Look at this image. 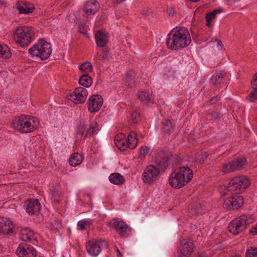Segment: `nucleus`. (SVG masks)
<instances>
[{
  "label": "nucleus",
  "mask_w": 257,
  "mask_h": 257,
  "mask_svg": "<svg viewBox=\"0 0 257 257\" xmlns=\"http://www.w3.org/2000/svg\"><path fill=\"white\" fill-rule=\"evenodd\" d=\"M191 43L190 36L185 27H175L168 34L167 47L172 50H179L187 47Z\"/></svg>",
  "instance_id": "obj_1"
},
{
  "label": "nucleus",
  "mask_w": 257,
  "mask_h": 257,
  "mask_svg": "<svg viewBox=\"0 0 257 257\" xmlns=\"http://www.w3.org/2000/svg\"><path fill=\"white\" fill-rule=\"evenodd\" d=\"M193 175V171L189 167H180L170 175L169 184L175 189L182 188L192 180Z\"/></svg>",
  "instance_id": "obj_2"
},
{
  "label": "nucleus",
  "mask_w": 257,
  "mask_h": 257,
  "mask_svg": "<svg viewBox=\"0 0 257 257\" xmlns=\"http://www.w3.org/2000/svg\"><path fill=\"white\" fill-rule=\"evenodd\" d=\"M38 124L37 119L26 115H21L13 123V127L22 133L33 132L37 128Z\"/></svg>",
  "instance_id": "obj_3"
},
{
  "label": "nucleus",
  "mask_w": 257,
  "mask_h": 257,
  "mask_svg": "<svg viewBox=\"0 0 257 257\" xmlns=\"http://www.w3.org/2000/svg\"><path fill=\"white\" fill-rule=\"evenodd\" d=\"M34 36L33 28L32 27L19 26L14 33L13 38L16 43L22 47L28 46Z\"/></svg>",
  "instance_id": "obj_4"
},
{
  "label": "nucleus",
  "mask_w": 257,
  "mask_h": 257,
  "mask_svg": "<svg viewBox=\"0 0 257 257\" xmlns=\"http://www.w3.org/2000/svg\"><path fill=\"white\" fill-rule=\"evenodd\" d=\"M32 56L37 57L42 60L47 59L52 52L51 44L44 39H40L37 44H34L28 50Z\"/></svg>",
  "instance_id": "obj_5"
},
{
  "label": "nucleus",
  "mask_w": 257,
  "mask_h": 257,
  "mask_svg": "<svg viewBox=\"0 0 257 257\" xmlns=\"http://www.w3.org/2000/svg\"><path fill=\"white\" fill-rule=\"evenodd\" d=\"M253 219L249 215L243 214L232 220L228 226V230L233 235H236L244 230L251 223Z\"/></svg>",
  "instance_id": "obj_6"
},
{
  "label": "nucleus",
  "mask_w": 257,
  "mask_h": 257,
  "mask_svg": "<svg viewBox=\"0 0 257 257\" xmlns=\"http://www.w3.org/2000/svg\"><path fill=\"white\" fill-rule=\"evenodd\" d=\"M250 185V182L248 178L240 176L232 179L227 185L228 191H233L236 194H239L246 189Z\"/></svg>",
  "instance_id": "obj_7"
},
{
  "label": "nucleus",
  "mask_w": 257,
  "mask_h": 257,
  "mask_svg": "<svg viewBox=\"0 0 257 257\" xmlns=\"http://www.w3.org/2000/svg\"><path fill=\"white\" fill-rule=\"evenodd\" d=\"M246 163V159L245 157H238L228 163L223 164L221 168V171L226 174L239 171L242 169Z\"/></svg>",
  "instance_id": "obj_8"
},
{
  "label": "nucleus",
  "mask_w": 257,
  "mask_h": 257,
  "mask_svg": "<svg viewBox=\"0 0 257 257\" xmlns=\"http://www.w3.org/2000/svg\"><path fill=\"white\" fill-rule=\"evenodd\" d=\"M244 203L243 197L240 194H234L224 200L223 207L229 210L238 209Z\"/></svg>",
  "instance_id": "obj_9"
},
{
  "label": "nucleus",
  "mask_w": 257,
  "mask_h": 257,
  "mask_svg": "<svg viewBox=\"0 0 257 257\" xmlns=\"http://www.w3.org/2000/svg\"><path fill=\"white\" fill-rule=\"evenodd\" d=\"M107 242L102 239L97 240L95 241H88L86 243V248L87 252L93 256H96L100 252L103 247H107Z\"/></svg>",
  "instance_id": "obj_10"
},
{
  "label": "nucleus",
  "mask_w": 257,
  "mask_h": 257,
  "mask_svg": "<svg viewBox=\"0 0 257 257\" xmlns=\"http://www.w3.org/2000/svg\"><path fill=\"white\" fill-rule=\"evenodd\" d=\"M194 249V244L190 239H184L178 247V257H189L190 256Z\"/></svg>",
  "instance_id": "obj_11"
},
{
  "label": "nucleus",
  "mask_w": 257,
  "mask_h": 257,
  "mask_svg": "<svg viewBox=\"0 0 257 257\" xmlns=\"http://www.w3.org/2000/svg\"><path fill=\"white\" fill-rule=\"evenodd\" d=\"M16 253L19 257H36L37 251L32 245L21 243L16 250Z\"/></svg>",
  "instance_id": "obj_12"
},
{
  "label": "nucleus",
  "mask_w": 257,
  "mask_h": 257,
  "mask_svg": "<svg viewBox=\"0 0 257 257\" xmlns=\"http://www.w3.org/2000/svg\"><path fill=\"white\" fill-rule=\"evenodd\" d=\"M160 170L154 165L147 167L143 174L142 179L145 182L153 183L159 176Z\"/></svg>",
  "instance_id": "obj_13"
},
{
  "label": "nucleus",
  "mask_w": 257,
  "mask_h": 257,
  "mask_svg": "<svg viewBox=\"0 0 257 257\" xmlns=\"http://www.w3.org/2000/svg\"><path fill=\"white\" fill-rule=\"evenodd\" d=\"M88 109L91 112L98 111L103 103V98L100 95H93L87 101Z\"/></svg>",
  "instance_id": "obj_14"
},
{
  "label": "nucleus",
  "mask_w": 257,
  "mask_h": 257,
  "mask_svg": "<svg viewBox=\"0 0 257 257\" xmlns=\"http://www.w3.org/2000/svg\"><path fill=\"white\" fill-rule=\"evenodd\" d=\"M26 211L30 214H37L41 208L39 200L37 199H29L24 203Z\"/></svg>",
  "instance_id": "obj_15"
},
{
  "label": "nucleus",
  "mask_w": 257,
  "mask_h": 257,
  "mask_svg": "<svg viewBox=\"0 0 257 257\" xmlns=\"http://www.w3.org/2000/svg\"><path fill=\"white\" fill-rule=\"evenodd\" d=\"M14 224L9 218L0 217V233L11 235L14 232Z\"/></svg>",
  "instance_id": "obj_16"
},
{
  "label": "nucleus",
  "mask_w": 257,
  "mask_h": 257,
  "mask_svg": "<svg viewBox=\"0 0 257 257\" xmlns=\"http://www.w3.org/2000/svg\"><path fill=\"white\" fill-rule=\"evenodd\" d=\"M99 8V4L96 0H89L85 3L82 11L86 15H94Z\"/></svg>",
  "instance_id": "obj_17"
},
{
  "label": "nucleus",
  "mask_w": 257,
  "mask_h": 257,
  "mask_svg": "<svg viewBox=\"0 0 257 257\" xmlns=\"http://www.w3.org/2000/svg\"><path fill=\"white\" fill-rule=\"evenodd\" d=\"M73 93L71 96L76 103H83L86 100L88 95L87 90L81 87L76 88Z\"/></svg>",
  "instance_id": "obj_18"
},
{
  "label": "nucleus",
  "mask_w": 257,
  "mask_h": 257,
  "mask_svg": "<svg viewBox=\"0 0 257 257\" xmlns=\"http://www.w3.org/2000/svg\"><path fill=\"white\" fill-rule=\"evenodd\" d=\"M110 226L114 229L120 235H123L128 228L127 225L120 219H113L110 222Z\"/></svg>",
  "instance_id": "obj_19"
},
{
  "label": "nucleus",
  "mask_w": 257,
  "mask_h": 257,
  "mask_svg": "<svg viewBox=\"0 0 257 257\" xmlns=\"http://www.w3.org/2000/svg\"><path fill=\"white\" fill-rule=\"evenodd\" d=\"M109 34L103 30H99L95 35L96 45L99 47H104L108 42Z\"/></svg>",
  "instance_id": "obj_20"
},
{
  "label": "nucleus",
  "mask_w": 257,
  "mask_h": 257,
  "mask_svg": "<svg viewBox=\"0 0 257 257\" xmlns=\"http://www.w3.org/2000/svg\"><path fill=\"white\" fill-rule=\"evenodd\" d=\"M171 159V156L168 155L164 154L161 158H158L156 159L155 163L156 164V167L159 168L160 169L164 170L166 168L168 167L169 164V160Z\"/></svg>",
  "instance_id": "obj_21"
},
{
  "label": "nucleus",
  "mask_w": 257,
  "mask_h": 257,
  "mask_svg": "<svg viewBox=\"0 0 257 257\" xmlns=\"http://www.w3.org/2000/svg\"><path fill=\"white\" fill-rule=\"evenodd\" d=\"M126 141L127 142V146H128V148L131 149H135L138 142L136 132L135 131L131 132L128 136Z\"/></svg>",
  "instance_id": "obj_22"
},
{
  "label": "nucleus",
  "mask_w": 257,
  "mask_h": 257,
  "mask_svg": "<svg viewBox=\"0 0 257 257\" xmlns=\"http://www.w3.org/2000/svg\"><path fill=\"white\" fill-rule=\"evenodd\" d=\"M136 73L134 70H131L126 73L125 84L130 88H132L136 85L135 83Z\"/></svg>",
  "instance_id": "obj_23"
},
{
  "label": "nucleus",
  "mask_w": 257,
  "mask_h": 257,
  "mask_svg": "<svg viewBox=\"0 0 257 257\" xmlns=\"http://www.w3.org/2000/svg\"><path fill=\"white\" fill-rule=\"evenodd\" d=\"M34 233L29 228L24 229L21 233L20 238L24 241L31 242L34 238Z\"/></svg>",
  "instance_id": "obj_24"
},
{
  "label": "nucleus",
  "mask_w": 257,
  "mask_h": 257,
  "mask_svg": "<svg viewBox=\"0 0 257 257\" xmlns=\"http://www.w3.org/2000/svg\"><path fill=\"white\" fill-rule=\"evenodd\" d=\"M15 8L19 11V14H28L29 13H32L35 9L34 7H28L25 4L21 5L19 2L16 4Z\"/></svg>",
  "instance_id": "obj_25"
},
{
  "label": "nucleus",
  "mask_w": 257,
  "mask_h": 257,
  "mask_svg": "<svg viewBox=\"0 0 257 257\" xmlns=\"http://www.w3.org/2000/svg\"><path fill=\"white\" fill-rule=\"evenodd\" d=\"M83 159V158L81 155L75 153L71 156L69 160V164L72 166H76L82 163Z\"/></svg>",
  "instance_id": "obj_26"
},
{
  "label": "nucleus",
  "mask_w": 257,
  "mask_h": 257,
  "mask_svg": "<svg viewBox=\"0 0 257 257\" xmlns=\"http://www.w3.org/2000/svg\"><path fill=\"white\" fill-rule=\"evenodd\" d=\"M109 180L111 183L120 185L124 181V177L119 173H112L109 177Z\"/></svg>",
  "instance_id": "obj_27"
},
{
  "label": "nucleus",
  "mask_w": 257,
  "mask_h": 257,
  "mask_svg": "<svg viewBox=\"0 0 257 257\" xmlns=\"http://www.w3.org/2000/svg\"><path fill=\"white\" fill-rule=\"evenodd\" d=\"M226 73L224 71H221L219 73L214 75L211 79V82L215 85L220 84L224 79V77L225 76Z\"/></svg>",
  "instance_id": "obj_28"
},
{
  "label": "nucleus",
  "mask_w": 257,
  "mask_h": 257,
  "mask_svg": "<svg viewBox=\"0 0 257 257\" xmlns=\"http://www.w3.org/2000/svg\"><path fill=\"white\" fill-rule=\"evenodd\" d=\"M11 57L12 53L7 45L0 44V57L4 59H9Z\"/></svg>",
  "instance_id": "obj_29"
},
{
  "label": "nucleus",
  "mask_w": 257,
  "mask_h": 257,
  "mask_svg": "<svg viewBox=\"0 0 257 257\" xmlns=\"http://www.w3.org/2000/svg\"><path fill=\"white\" fill-rule=\"evenodd\" d=\"M221 12L222 10L220 9H216L210 13H207L205 17L206 21V25L208 27H211L212 26L211 22L215 18L216 15Z\"/></svg>",
  "instance_id": "obj_30"
},
{
  "label": "nucleus",
  "mask_w": 257,
  "mask_h": 257,
  "mask_svg": "<svg viewBox=\"0 0 257 257\" xmlns=\"http://www.w3.org/2000/svg\"><path fill=\"white\" fill-rule=\"evenodd\" d=\"M92 83V80L88 74H83L79 80V83L80 85L87 88L91 86Z\"/></svg>",
  "instance_id": "obj_31"
},
{
  "label": "nucleus",
  "mask_w": 257,
  "mask_h": 257,
  "mask_svg": "<svg viewBox=\"0 0 257 257\" xmlns=\"http://www.w3.org/2000/svg\"><path fill=\"white\" fill-rule=\"evenodd\" d=\"M141 115L139 112L137 111H133L130 113L127 116V120L128 123L131 124L137 123L140 120Z\"/></svg>",
  "instance_id": "obj_32"
},
{
  "label": "nucleus",
  "mask_w": 257,
  "mask_h": 257,
  "mask_svg": "<svg viewBox=\"0 0 257 257\" xmlns=\"http://www.w3.org/2000/svg\"><path fill=\"white\" fill-rule=\"evenodd\" d=\"M138 98L141 101L145 103H149L151 102V98L148 91H139L138 93Z\"/></svg>",
  "instance_id": "obj_33"
},
{
  "label": "nucleus",
  "mask_w": 257,
  "mask_h": 257,
  "mask_svg": "<svg viewBox=\"0 0 257 257\" xmlns=\"http://www.w3.org/2000/svg\"><path fill=\"white\" fill-rule=\"evenodd\" d=\"M79 69L84 74H88V73L92 72L93 66L90 62H87L81 64L79 66Z\"/></svg>",
  "instance_id": "obj_34"
},
{
  "label": "nucleus",
  "mask_w": 257,
  "mask_h": 257,
  "mask_svg": "<svg viewBox=\"0 0 257 257\" xmlns=\"http://www.w3.org/2000/svg\"><path fill=\"white\" fill-rule=\"evenodd\" d=\"M98 130L97 126V122L96 121H93L90 124L89 127L87 130V134L84 136L85 138L87 136H91L96 133Z\"/></svg>",
  "instance_id": "obj_35"
},
{
  "label": "nucleus",
  "mask_w": 257,
  "mask_h": 257,
  "mask_svg": "<svg viewBox=\"0 0 257 257\" xmlns=\"http://www.w3.org/2000/svg\"><path fill=\"white\" fill-rule=\"evenodd\" d=\"M208 157V154L206 152H202L195 155V161L199 164H202Z\"/></svg>",
  "instance_id": "obj_36"
},
{
  "label": "nucleus",
  "mask_w": 257,
  "mask_h": 257,
  "mask_svg": "<svg viewBox=\"0 0 257 257\" xmlns=\"http://www.w3.org/2000/svg\"><path fill=\"white\" fill-rule=\"evenodd\" d=\"M162 123L163 125L161 127L162 131L165 134L170 133L172 127L170 120L165 119Z\"/></svg>",
  "instance_id": "obj_37"
},
{
  "label": "nucleus",
  "mask_w": 257,
  "mask_h": 257,
  "mask_svg": "<svg viewBox=\"0 0 257 257\" xmlns=\"http://www.w3.org/2000/svg\"><path fill=\"white\" fill-rule=\"evenodd\" d=\"M221 112L220 111L208 110L207 112V118L210 120L220 117Z\"/></svg>",
  "instance_id": "obj_38"
},
{
  "label": "nucleus",
  "mask_w": 257,
  "mask_h": 257,
  "mask_svg": "<svg viewBox=\"0 0 257 257\" xmlns=\"http://www.w3.org/2000/svg\"><path fill=\"white\" fill-rule=\"evenodd\" d=\"M52 201L55 203H59L60 202L61 192L60 190L56 189L52 191Z\"/></svg>",
  "instance_id": "obj_39"
},
{
  "label": "nucleus",
  "mask_w": 257,
  "mask_h": 257,
  "mask_svg": "<svg viewBox=\"0 0 257 257\" xmlns=\"http://www.w3.org/2000/svg\"><path fill=\"white\" fill-rule=\"evenodd\" d=\"M116 147L121 151H125L126 150L128 146H127V142L126 139L123 140L120 142H116L115 143Z\"/></svg>",
  "instance_id": "obj_40"
},
{
  "label": "nucleus",
  "mask_w": 257,
  "mask_h": 257,
  "mask_svg": "<svg viewBox=\"0 0 257 257\" xmlns=\"http://www.w3.org/2000/svg\"><path fill=\"white\" fill-rule=\"evenodd\" d=\"M245 257H257V247H251L246 251Z\"/></svg>",
  "instance_id": "obj_41"
},
{
  "label": "nucleus",
  "mask_w": 257,
  "mask_h": 257,
  "mask_svg": "<svg viewBox=\"0 0 257 257\" xmlns=\"http://www.w3.org/2000/svg\"><path fill=\"white\" fill-rule=\"evenodd\" d=\"M246 99L250 102H255L257 100V90L252 89Z\"/></svg>",
  "instance_id": "obj_42"
},
{
  "label": "nucleus",
  "mask_w": 257,
  "mask_h": 257,
  "mask_svg": "<svg viewBox=\"0 0 257 257\" xmlns=\"http://www.w3.org/2000/svg\"><path fill=\"white\" fill-rule=\"evenodd\" d=\"M91 223L90 220H81L78 222L77 225L80 227V230H83L86 229V226L90 225Z\"/></svg>",
  "instance_id": "obj_43"
},
{
  "label": "nucleus",
  "mask_w": 257,
  "mask_h": 257,
  "mask_svg": "<svg viewBox=\"0 0 257 257\" xmlns=\"http://www.w3.org/2000/svg\"><path fill=\"white\" fill-rule=\"evenodd\" d=\"M220 99V97L218 95L214 96L212 97L209 101H207L206 102V105H209L215 104L218 101H219Z\"/></svg>",
  "instance_id": "obj_44"
},
{
  "label": "nucleus",
  "mask_w": 257,
  "mask_h": 257,
  "mask_svg": "<svg viewBox=\"0 0 257 257\" xmlns=\"http://www.w3.org/2000/svg\"><path fill=\"white\" fill-rule=\"evenodd\" d=\"M126 139L125 138V135L123 134H117L115 137L114 139V143H116L117 141L120 142L122 141L123 140Z\"/></svg>",
  "instance_id": "obj_45"
},
{
  "label": "nucleus",
  "mask_w": 257,
  "mask_h": 257,
  "mask_svg": "<svg viewBox=\"0 0 257 257\" xmlns=\"http://www.w3.org/2000/svg\"><path fill=\"white\" fill-rule=\"evenodd\" d=\"M251 85L252 89L257 90V72L253 76Z\"/></svg>",
  "instance_id": "obj_46"
},
{
  "label": "nucleus",
  "mask_w": 257,
  "mask_h": 257,
  "mask_svg": "<svg viewBox=\"0 0 257 257\" xmlns=\"http://www.w3.org/2000/svg\"><path fill=\"white\" fill-rule=\"evenodd\" d=\"M149 149L146 146H142L140 149V155H145L149 153Z\"/></svg>",
  "instance_id": "obj_47"
},
{
  "label": "nucleus",
  "mask_w": 257,
  "mask_h": 257,
  "mask_svg": "<svg viewBox=\"0 0 257 257\" xmlns=\"http://www.w3.org/2000/svg\"><path fill=\"white\" fill-rule=\"evenodd\" d=\"M78 31L82 33L85 34H86V29L83 24H80L78 26Z\"/></svg>",
  "instance_id": "obj_48"
},
{
  "label": "nucleus",
  "mask_w": 257,
  "mask_h": 257,
  "mask_svg": "<svg viewBox=\"0 0 257 257\" xmlns=\"http://www.w3.org/2000/svg\"><path fill=\"white\" fill-rule=\"evenodd\" d=\"M249 233L252 235H257V223L249 230Z\"/></svg>",
  "instance_id": "obj_49"
},
{
  "label": "nucleus",
  "mask_w": 257,
  "mask_h": 257,
  "mask_svg": "<svg viewBox=\"0 0 257 257\" xmlns=\"http://www.w3.org/2000/svg\"><path fill=\"white\" fill-rule=\"evenodd\" d=\"M193 257H209L208 255L204 252H198L194 255Z\"/></svg>",
  "instance_id": "obj_50"
},
{
  "label": "nucleus",
  "mask_w": 257,
  "mask_h": 257,
  "mask_svg": "<svg viewBox=\"0 0 257 257\" xmlns=\"http://www.w3.org/2000/svg\"><path fill=\"white\" fill-rule=\"evenodd\" d=\"M215 42H216L217 43V48L218 49H222V42L220 40H218V39H215Z\"/></svg>",
  "instance_id": "obj_51"
},
{
  "label": "nucleus",
  "mask_w": 257,
  "mask_h": 257,
  "mask_svg": "<svg viewBox=\"0 0 257 257\" xmlns=\"http://www.w3.org/2000/svg\"><path fill=\"white\" fill-rule=\"evenodd\" d=\"M113 3L115 4L121 3L124 2L125 0H112Z\"/></svg>",
  "instance_id": "obj_52"
},
{
  "label": "nucleus",
  "mask_w": 257,
  "mask_h": 257,
  "mask_svg": "<svg viewBox=\"0 0 257 257\" xmlns=\"http://www.w3.org/2000/svg\"><path fill=\"white\" fill-rule=\"evenodd\" d=\"M116 251L118 253L117 256L118 257H122V254L121 253V252L119 251V249L118 248H116Z\"/></svg>",
  "instance_id": "obj_53"
},
{
  "label": "nucleus",
  "mask_w": 257,
  "mask_h": 257,
  "mask_svg": "<svg viewBox=\"0 0 257 257\" xmlns=\"http://www.w3.org/2000/svg\"><path fill=\"white\" fill-rule=\"evenodd\" d=\"M102 57L103 59H108V57L107 55V54H104L102 56Z\"/></svg>",
  "instance_id": "obj_54"
},
{
  "label": "nucleus",
  "mask_w": 257,
  "mask_h": 257,
  "mask_svg": "<svg viewBox=\"0 0 257 257\" xmlns=\"http://www.w3.org/2000/svg\"><path fill=\"white\" fill-rule=\"evenodd\" d=\"M173 13H174V10H173V9L170 8L169 12V15H173Z\"/></svg>",
  "instance_id": "obj_55"
},
{
  "label": "nucleus",
  "mask_w": 257,
  "mask_h": 257,
  "mask_svg": "<svg viewBox=\"0 0 257 257\" xmlns=\"http://www.w3.org/2000/svg\"><path fill=\"white\" fill-rule=\"evenodd\" d=\"M226 1L229 2L234 3V2H238L239 0H226Z\"/></svg>",
  "instance_id": "obj_56"
},
{
  "label": "nucleus",
  "mask_w": 257,
  "mask_h": 257,
  "mask_svg": "<svg viewBox=\"0 0 257 257\" xmlns=\"http://www.w3.org/2000/svg\"><path fill=\"white\" fill-rule=\"evenodd\" d=\"M177 60L179 62V63H181V61L183 60V58H179L177 59Z\"/></svg>",
  "instance_id": "obj_57"
},
{
  "label": "nucleus",
  "mask_w": 257,
  "mask_h": 257,
  "mask_svg": "<svg viewBox=\"0 0 257 257\" xmlns=\"http://www.w3.org/2000/svg\"><path fill=\"white\" fill-rule=\"evenodd\" d=\"M5 5V3L4 2H2L0 0V6L1 5Z\"/></svg>",
  "instance_id": "obj_58"
},
{
  "label": "nucleus",
  "mask_w": 257,
  "mask_h": 257,
  "mask_svg": "<svg viewBox=\"0 0 257 257\" xmlns=\"http://www.w3.org/2000/svg\"><path fill=\"white\" fill-rule=\"evenodd\" d=\"M77 134H81V135H82L83 133V132H78Z\"/></svg>",
  "instance_id": "obj_59"
},
{
  "label": "nucleus",
  "mask_w": 257,
  "mask_h": 257,
  "mask_svg": "<svg viewBox=\"0 0 257 257\" xmlns=\"http://www.w3.org/2000/svg\"><path fill=\"white\" fill-rule=\"evenodd\" d=\"M198 206L200 207V204H197V207H198Z\"/></svg>",
  "instance_id": "obj_60"
}]
</instances>
